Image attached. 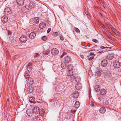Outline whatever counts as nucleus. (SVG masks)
Masks as SVG:
<instances>
[{"instance_id": "nucleus-1", "label": "nucleus", "mask_w": 121, "mask_h": 121, "mask_svg": "<svg viewBox=\"0 0 121 121\" xmlns=\"http://www.w3.org/2000/svg\"><path fill=\"white\" fill-rule=\"evenodd\" d=\"M25 90L29 93L32 92L33 91V88L31 85L26 84L25 87Z\"/></svg>"}, {"instance_id": "nucleus-2", "label": "nucleus", "mask_w": 121, "mask_h": 121, "mask_svg": "<svg viewBox=\"0 0 121 121\" xmlns=\"http://www.w3.org/2000/svg\"><path fill=\"white\" fill-rule=\"evenodd\" d=\"M26 112L28 116L30 117L31 116L34 114L33 111L30 108L27 109L26 111Z\"/></svg>"}, {"instance_id": "nucleus-3", "label": "nucleus", "mask_w": 121, "mask_h": 121, "mask_svg": "<svg viewBox=\"0 0 121 121\" xmlns=\"http://www.w3.org/2000/svg\"><path fill=\"white\" fill-rule=\"evenodd\" d=\"M20 41L24 43L27 40V38L25 35L22 36L19 39Z\"/></svg>"}, {"instance_id": "nucleus-4", "label": "nucleus", "mask_w": 121, "mask_h": 121, "mask_svg": "<svg viewBox=\"0 0 121 121\" xmlns=\"http://www.w3.org/2000/svg\"><path fill=\"white\" fill-rule=\"evenodd\" d=\"M4 12L6 13L8 15L12 14V11L10 8H7L4 9Z\"/></svg>"}, {"instance_id": "nucleus-5", "label": "nucleus", "mask_w": 121, "mask_h": 121, "mask_svg": "<svg viewBox=\"0 0 121 121\" xmlns=\"http://www.w3.org/2000/svg\"><path fill=\"white\" fill-rule=\"evenodd\" d=\"M39 21L38 18L37 17H35L31 20L32 24H38L39 23Z\"/></svg>"}, {"instance_id": "nucleus-6", "label": "nucleus", "mask_w": 121, "mask_h": 121, "mask_svg": "<svg viewBox=\"0 0 121 121\" xmlns=\"http://www.w3.org/2000/svg\"><path fill=\"white\" fill-rule=\"evenodd\" d=\"M108 64V62L106 60L104 59L102 60L101 62V65L103 67L106 66Z\"/></svg>"}, {"instance_id": "nucleus-7", "label": "nucleus", "mask_w": 121, "mask_h": 121, "mask_svg": "<svg viewBox=\"0 0 121 121\" xmlns=\"http://www.w3.org/2000/svg\"><path fill=\"white\" fill-rule=\"evenodd\" d=\"M51 52L52 55H56L59 53V51L56 48L52 49Z\"/></svg>"}, {"instance_id": "nucleus-8", "label": "nucleus", "mask_w": 121, "mask_h": 121, "mask_svg": "<svg viewBox=\"0 0 121 121\" xmlns=\"http://www.w3.org/2000/svg\"><path fill=\"white\" fill-rule=\"evenodd\" d=\"M120 64H121L120 62L119 61H115L113 62V65L116 68H119Z\"/></svg>"}, {"instance_id": "nucleus-9", "label": "nucleus", "mask_w": 121, "mask_h": 121, "mask_svg": "<svg viewBox=\"0 0 121 121\" xmlns=\"http://www.w3.org/2000/svg\"><path fill=\"white\" fill-rule=\"evenodd\" d=\"M30 0H27L26 2V5L28 7L30 8H32V3Z\"/></svg>"}, {"instance_id": "nucleus-10", "label": "nucleus", "mask_w": 121, "mask_h": 121, "mask_svg": "<svg viewBox=\"0 0 121 121\" xmlns=\"http://www.w3.org/2000/svg\"><path fill=\"white\" fill-rule=\"evenodd\" d=\"M72 95L73 98H77L78 96L79 93L78 91H76L73 92Z\"/></svg>"}, {"instance_id": "nucleus-11", "label": "nucleus", "mask_w": 121, "mask_h": 121, "mask_svg": "<svg viewBox=\"0 0 121 121\" xmlns=\"http://www.w3.org/2000/svg\"><path fill=\"white\" fill-rule=\"evenodd\" d=\"M30 76V73L29 70L26 71L24 74V76L27 79L29 78Z\"/></svg>"}, {"instance_id": "nucleus-12", "label": "nucleus", "mask_w": 121, "mask_h": 121, "mask_svg": "<svg viewBox=\"0 0 121 121\" xmlns=\"http://www.w3.org/2000/svg\"><path fill=\"white\" fill-rule=\"evenodd\" d=\"M1 20L3 22H6L8 21V18L7 16L4 15L2 17Z\"/></svg>"}, {"instance_id": "nucleus-13", "label": "nucleus", "mask_w": 121, "mask_h": 121, "mask_svg": "<svg viewBox=\"0 0 121 121\" xmlns=\"http://www.w3.org/2000/svg\"><path fill=\"white\" fill-rule=\"evenodd\" d=\"M65 62L67 63H69L71 61V58L69 56H67L65 58Z\"/></svg>"}, {"instance_id": "nucleus-14", "label": "nucleus", "mask_w": 121, "mask_h": 121, "mask_svg": "<svg viewBox=\"0 0 121 121\" xmlns=\"http://www.w3.org/2000/svg\"><path fill=\"white\" fill-rule=\"evenodd\" d=\"M16 40L14 38H13L12 37H11L8 40V42L10 44H12L14 43Z\"/></svg>"}, {"instance_id": "nucleus-15", "label": "nucleus", "mask_w": 121, "mask_h": 121, "mask_svg": "<svg viewBox=\"0 0 121 121\" xmlns=\"http://www.w3.org/2000/svg\"><path fill=\"white\" fill-rule=\"evenodd\" d=\"M17 2L18 5L21 6L23 4L24 0H17Z\"/></svg>"}, {"instance_id": "nucleus-16", "label": "nucleus", "mask_w": 121, "mask_h": 121, "mask_svg": "<svg viewBox=\"0 0 121 121\" xmlns=\"http://www.w3.org/2000/svg\"><path fill=\"white\" fill-rule=\"evenodd\" d=\"M36 35V34L35 32H31L29 35V37L30 38L33 39Z\"/></svg>"}, {"instance_id": "nucleus-17", "label": "nucleus", "mask_w": 121, "mask_h": 121, "mask_svg": "<svg viewBox=\"0 0 121 121\" xmlns=\"http://www.w3.org/2000/svg\"><path fill=\"white\" fill-rule=\"evenodd\" d=\"M114 57L113 55L112 54H111L107 56L106 57V59L108 60H111Z\"/></svg>"}, {"instance_id": "nucleus-18", "label": "nucleus", "mask_w": 121, "mask_h": 121, "mask_svg": "<svg viewBox=\"0 0 121 121\" xmlns=\"http://www.w3.org/2000/svg\"><path fill=\"white\" fill-rule=\"evenodd\" d=\"M82 85L79 83H78L76 85L75 88L78 90H79L81 88Z\"/></svg>"}, {"instance_id": "nucleus-19", "label": "nucleus", "mask_w": 121, "mask_h": 121, "mask_svg": "<svg viewBox=\"0 0 121 121\" xmlns=\"http://www.w3.org/2000/svg\"><path fill=\"white\" fill-rule=\"evenodd\" d=\"M35 98L33 97H32L29 98V101L32 103H36L35 101Z\"/></svg>"}, {"instance_id": "nucleus-20", "label": "nucleus", "mask_w": 121, "mask_h": 121, "mask_svg": "<svg viewBox=\"0 0 121 121\" xmlns=\"http://www.w3.org/2000/svg\"><path fill=\"white\" fill-rule=\"evenodd\" d=\"M101 74V72L98 70L96 72H95V75L96 77H98L100 76Z\"/></svg>"}, {"instance_id": "nucleus-21", "label": "nucleus", "mask_w": 121, "mask_h": 121, "mask_svg": "<svg viewBox=\"0 0 121 121\" xmlns=\"http://www.w3.org/2000/svg\"><path fill=\"white\" fill-rule=\"evenodd\" d=\"M33 80L30 77L26 79V81H28V82L30 84H32L33 83Z\"/></svg>"}, {"instance_id": "nucleus-22", "label": "nucleus", "mask_w": 121, "mask_h": 121, "mask_svg": "<svg viewBox=\"0 0 121 121\" xmlns=\"http://www.w3.org/2000/svg\"><path fill=\"white\" fill-rule=\"evenodd\" d=\"M46 26V24L44 23H41L40 24L39 27L40 28L43 29Z\"/></svg>"}, {"instance_id": "nucleus-23", "label": "nucleus", "mask_w": 121, "mask_h": 121, "mask_svg": "<svg viewBox=\"0 0 121 121\" xmlns=\"http://www.w3.org/2000/svg\"><path fill=\"white\" fill-rule=\"evenodd\" d=\"M105 108L104 107H102L99 109V112L100 113L103 114L105 112Z\"/></svg>"}, {"instance_id": "nucleus-24", "label": "nucleus", "mask_w": 121, "mask_h": 121, "mask_svg": "<svg viewBox=\"0 0 121 121\" xmlns=\"http://www.w3.org/2000/svg\"><path fill=\"white\" fill-rule=\"evenodd\" d=\"M33 121H40L41 120L39 117L38 116H35L33 118Z\"/></svg>"}, {"instance_id": "nucleus-25", "label": "nucleus", "mask_w": 121, "mask_h": 121, "mask_svg": "<svg viewBox=\"0 0 121 121\" xmlns=\"http://www.w3.org/2000/svg\"><path fill=\"white\" fill-rule=\"evenodd\" d=\"M74 107L76 108H78L80 105V103L78 101H76L74 104Z\"/></svg>"}, {"instance_id": "nucleus-26", "label": "nucleus", "mask_w": 121, "mask_h": 121, "mask_svg": "<svg viewBox=\"0 0 121 121\" xmlns=\"http://www.w3.org/2000/svg\"><path fill=\"white\" fill-rule=\"evenodd\" d=\"M106 93V90L104 89L103 90H100V94L102 95H105Z\"/></svg>"}, {"instance_id": "nucleus-27", "label": "nucleus", "mask_w": 121, "mask_h": 121, "mask_svg": "<svg viewBox=\"0 0 121 121\" xmlns=\"http://www.w3.org/2000/svg\"><path fill=\"white\" fill-rule=\"evenodd\" d=\"M39 108L37 107H34L32 109L33 112H39Z\"/></svg>"}, {"instance_id": "nucleus-28", "label": "nucleus", "mask_w": 121, "mask_h": 121, "mask_svg": "<svg viewBox=\"0 0 121 121\" xmlns=\"http://www.w3.org/2000/svg\"><path fill=\"white\" fill-rule=\"evenodd\" d=\"M94 89L96 91H98L100 90V87L99 85H96Z\"/></svg>"}, {"instance_id": "nucleus-29", "label": "nucleus", "mask_w": 121, "mask_h": 121, "mask_svg": "<svg viewBox=\"0 0 121 121\" xmlns=\"http://www.w3.org/2000/svg\"><path fill=\"white\" fill-rule=\"evenodd\" d=\"M32 68V65L31 64L29 63V64L27 65V70L29 71V70H31Z\"/></svg>"}, {"instance_id": "nucleus-30", "label": "nucleus", "mask_w": 121, "mask_h": 121, "mask_svg": "<svg viewBox=\"0 0 121 121\" xmlns=\"http://www.w3.org/2000/svg\"><path fill=\"white\" fill-rule=\"evenodd\" d=\"M61 67L63 69H65L67 66V65L65 62L62 63L61 65Z\"/></svg>"}, {"instance_id": "nucleus-31", "label": "nucleus", "mask_w": 121, "mask_h": 121, "mask_svg": "<svg viewBox=\"0 0 121 121\" xmlns=\"http://www.w3.org/2000/svg\"><path fill=\"white\" fill-rule=\"evenodd\" d=\"M73 74V73L72 70H69L67 73V75L70 76L72 75Z\"/></svg>"}, {"instance_id": "nucleus-32", "label": "nucleus", "mask_w": 121, "mask_h": 121, "mask_svg": "<svg viewBox=\"0 0 121 121\" xmlns=\"http://www.w3.org/2000/svg\"><path fill=\"white\" fill-rule=\"evenodd\" d=\"M44 110L43 109L41 110L39 112V113L40 116H43L44 115Z\"/></svg>"}, {"instance_id": "nucleus-33", "label": "nucleus", "mask_w": 121, "mask_h": 121, "mask_svg": "<svg viewBox=\"0 0 121 121\" xmlns=\"http://www.w3.org/2000/svg\"><path fill=\"white\" fill-rule=\"evenodd\" d=\"M75 81L77 82H80L81 80L80 78L79 77H77L75 78Z\"/></svg>"}, {"instance_id": "nucleus-34", "label": "nucleus", "mask_w": 121, "mask_h": 121, "mask_svg": "<svg viewBox=\"0 0 121 121\" xmlns=\"http://www.w3.org/2000/svg\"><path fill=\"white\" fill-rule=\"evenodd\" d=\"M68 69L69 70H72L73 69L72 65L70 64L68 65L67 66Z\"/></svg>"}, {"instance_id": "nucleus-35", "label": "nucleus", "mask_w": 121, "mask_h": 121, "mask_svg": "<svg viewBox=\"0 0 121 121\" xmlns=\"http://www.w3.org/2000/svg\"><path fill=\"white\" fill-rule=\"evenodd\" d=\"M69 79L71 80H73L75 78V77L73 75H71L69 77Z\"/></svg>"}, {"instance_id": "nucleus-36", "label": "nucleus", "mask_w": 121, "mask_h": 121, "mask_svg": "<svg viewBox=\"0 0 121 121\" xmlns=\"http://www.w3.org/2000/svg\"><path fill=\"white\" fill-rule=\"evenodd\" d=\"M42 39L43 41H46L47 39V37L45 36H43L42 37Z\"/></svg>"}, {"instance_id": "nucleus-37", "label": "nucleus", "mask_w": 121, "mask_h": 121, "mask_svg": "<svg viewBox=\"0 0 121 121\" xmlns=\"http://www.w3.org/2000/svg\"><path fill=\"white\" fill-rule=\"evenodd\" d=\"M58 33L57 32H53L52 33V35L54 36H56L58 35Z\"/></svg>"}, {"instance_id": "nucleus-38", "label": "nucleus", "mask_w": 121, "mask_h": 121, "mask_svg": "<svg viewBox=\"0 0 121 121\" xmlns=\"http://www.w3.org/2000/svg\"><path fill=\"white\" fill-rule=\"evenodd\" d=\"M39 30L37 26H35V27H33V30Z\"/></svg>"}, {"instance_id": "nucleus-39", "label": "nucleus", "mask_w": 121, "mask_h": 121, "mask_svg": "<svg viewBox=\"0 0 121 121\" xmlns=\"http://www.w3.org/2000/svg\"><path fill=\"white\" fill-rule=\"evenodd\" d=\"M7 33L9 35H11L12 33V32L11 31H7Z\"/></svg>"}, {"instance_id": "nucleus-40", "label": "nucleus", "mask_w": 121, "mask_h": 121, "mask_svg": "<svg viewBox=\"0 0 121 121\" xmlns=\"http://www.w3.org/2000/svg\"><path fill=\"white\" fill-rule=\"evenodd\" d=\"M39 55L38 53H36L34 56L35 57L37 58L39 56Z\"/></svg>"}, {"instance_id": "nucleus-41", "label": "nucleus", "mask_w": 121, "mask_h": 121, "mask_svg": "<svg viewBox=\"0 0 121 121\" xmlns=\"http://www.w3.org/2000/svg\"><path fill=\"white\" fill-rule=\"evenodd\" d=\"M113 32L115 33L116 34L118 35L119 34V32L118 31H112Z\"/></svg>"}, {"instance_id": "nucleus-42", "label": "nucleus", "mask_w": 121, "mask_h": 121, "mask_svg": "<svg viewBox=\"0 0 121 121\" xmlns=\"http://www.w3.org/2000/svg\"><path fill=\"white\" fill-rule=\"evenodd\" d=\"M92 41L95 43H97L98 42V40L95 39H93L92 40Z\"/></svg>"}, {"instance_id": "nucleus-43", "label": "nucleus", "mask_w": 121, "mask_h": 121, "mask_svg": "<svg viewBox=\"0 0 121 121\" xmlns=\"http://www.w3.org/2000/svg\"><path fill=\"white\" fill-rule=\"evenodd\" d=\"M13 59H16L18 58V57L17 56L15 55L13 56Z\"/></svg>"}, {"instance_id": "nucleus-44", "label": "nucleus", "mask_w": 121, "mask_h": 121, "mask_svg": "<svg viewBox=\"0 0 121 121\" xmlns=\"http://www.w3.org/2000/svg\"><path fill=\"white\" fill-rule=\"evenodd\" d=\"M101 3H102V5L103 6V7L104 8H105V3L104 2H103L102 1V2H101Z\"/></svg>"}, {"instance_id": "nucleus-45", "label": "nucleus", "mask_w": 121, "mask_h": 121, "mask_svg": "<svg viewBox=\"0 0 121 121\" xmlns=\"http://www.w3.org/2000/svg\"><path fill=\"white\" fill-rule=\"evenodd\" d=\"M94 58V56H92L90 57L88 59L89 60H91Z\"/></svg>"}, {"instance_id": "nucleus-46", "label": "nucleus", "mask_w": 121, "mask_h": 121, "mask_svg": "<svg viewBox=\"0 0 121 121\" xmlns=\"http://www.w3.org/2000/svg\"><path fill=\"white\" fill-rule=\"evenodd\" d=\"M89 54H90V56H93V55H94V56H95L94 55V53L92 52H91Z\"/></svg>"}, {"instance_id": "nucleus-47", "label": "nucleus", "mask_w": 121, "mask_h": 121, "mask_svg": "<svg viewBox=\"0 0 121 121\" xmlns=\"http://www.w3.org/2000/svg\"><path fill=\"white\" fill-rule=\"evenodd\" d=\"M80 56L81 57L82 59H83L84 58V57L83 55H80Z\"/></svg>"}, {"instance_id": "nucleus-48", "label": "nucleus", "mask_w": 121, "mask_h": 121, "mask_svg": "<svg viewBox=\"0 0 121 121\" xmlns=\"http://www.w3.org/2000/svg\"><path fill=\"white\" fill-rule=\"evenodd\" d=\"M66 53L65 52H64L63 53L62 55L64 56V55H66Z\"/></svg>"}, {"instance_id": "nucleus-49", "label": "nucleus", "mask_w": 121, "mask_h": 121, "mask_svg": "<svg viewBox=\"0 0 121 121\" xmlns=\"http://www.w3.org/2000/svg\"><path fill=\"white\" fill-rule=\"evenodd\" d=\"M103 52L102 51H100L98 53H102Z\"/></svg>"}, {"instance_id": "nucleus-50", "label": "nucleus", "mask_w": 121, "mask_h": 121, "mask_svg": "<svg viewBox=\"0 0 121 121\" xmlns=\"http://www.w3.org/2000/svg\"><path fill=\"white\" fill-rule=\"evenodd\" d=\"M74 30H79L78 28L75 27L74 29Z\"/></svg>"}, {"instance_id": "nucleus-51", "label": "nucleus", "mask_w": 121, "mask_h": 121, "mask_svg": "<svg viewBox=\"0 0 121 121\" xmlns=\"http://www.w3.org/2000/svg\"><path fill=\"white\" fill-rule=\"evenodd\" d=\"M118 61H119L121 60V56L118 58Z\"/></svg>"}, {"instance_id": "nucleus-52", "label": "nucleus", "mask_w": 121, "mask_h": 121, "mask_svg": "<svg viewBox=\"0 0 121 121\" xmlns=\"http://www.w3.org/2000/svg\"><path fill=\"white\" fill-rule=\"evenodd\" d=\"M51 29H52V30H53V28H52V29L51 28H49L47 30H51Z\"/></svg>"}, {"instance_id": "nucleus-53", "label": "nucleus", "mask_w": 121, "mask_h": 121, "mask_svg": "<svg viewBox=\"0 0 121 121\" xmlns=\"http://www.w3.org/2000/svg\"><path fill=\"white\" fill-rule=\"evenodd\" d=\"M106 48L103 46H102L101 47V48L102 49H104Z\"/></svg>"}, {"instance_id": "nucleus-54", "label": "nucleus", "mask_w": 121, "mask_h": 121, "mask_svg": "<svg viewBox=\"0 0 121 121\" xmlns=\"http://www.w3.org/2000/svg\"><path fill=\"white\" fill-rule=\"evenodd\" d=\"M60 38V39L62 40H63L64 39L62 37H61Z\"/></svg>"}, {"instance_id": "nucleus-55", "label": "nucleus", "mask_w": 121, "mask_h": 121, "mask_svg": "<svg viewBox=\"0 0 121 121\" xmlns=\"http://www.w3.org/2000/svg\"><path fill=\"white\" fill-rule=\"evenodd\" d=\"M24 9V8H22V11L23 12H25L26 11H25V10L23 11Z\"/></svg>"}, {"instance_id": "nucleus-56", "label": "nucleus", "mask_w": 121, "mask_h": 121, "mask_svg": "<svg viewBox=\"0 0 121 121\" xmlns=\"http://www.w3.org/2000/svg\"><path fill=\"white\" fill-rule=\"evenodd\" d=\"M105 103L107 104H108V101H106Z\"/></svg>"}, {"instance_id": "nucleus-57", "label": "nucleus", "mask_w": 121, "mask_h": 121, "mask_svg": "<svg viewBox=\"0 0 121 121\" xmlns=\"http://www.w3.org/2000/svg\"><path fill=\"white\" fill-rule=\"evenodd\" d=\"M63 56L62 55L60 56V58H62L63 57V56Z\"/></svg>"}, {"instance_id": "nucleus-58", "label": "nucleus", "mask_w": 121, "mask_h": 121, "mask_svg": "<svg viewBox=\"0 0 121 121\" xmlns=\"http://www.w3.org/2000/svg\"><path fill=\"white\" fill-rule=\"evenodd\" d=\"M91 104H92V105H91V106H93L94 105V104H92V103H91Z\"/></svg>"}, {"instance_id": "nucleus-59", "label": "nucleus", "mask_w": 121, "mask_h": 121, "mask_svg": "<svg viewBox=\"0 0 121 121\" xmlns=\"http://www.w3.org/2000/svg\"><path fill=\"white\" fill-rule=\"evenodd\" d=\"M7 101L8 102H9V99H7Z\"/></svg>"}, {"instance_id": "nucleus-60", "label": "nucleus", "mask_w": 121, "mask_h": 121, "mask_svg": "<svg viewBox=\"0 0 121 121\" xmlns=\"http://www.w3.org/2000/svg\"><path fill=\"white\" fill-rule=\"evenodd\" d=\"M79 33L80 32V31H75Z\"/></svg>"}, {"instance_id": "nucleus-61", "label": "nucleus", "mask_w": 121, "mask_h": 121, "mask_svg": "<svg viewBox=\"0 0 121 121\" xmlns=\"http://www.w3.org/2000/svg\"><path fill=\"white\" fill-rule=\"evenodd\" d=\"M96 32H97V34H96V35H98V32H97V31H96Z\"/></svg>"}, {"instance_id": "nucleus-62", "label": "nucleus", "mask_w": 121, "mask_h": 121, "mask_svg": "<svg viewBox=\"0 0 121 121\" xmlns=\"http://www.w3.org/2000/svg\"><path fill=\"white\" fill-rule=\"evenodd\" d=\"M47 23L48 24L49 23V21L48 20H47Z\"/></svg>"}, {"instance_id": "nucleus-63", "label": "nucleus", "mask_w": 121, "mask_h": 121, "mask_svg": "<svg viewBox=\"0 0 121 121\" xmlns=\"http://www.w3.org/2000/svg\"><path fill=\"white\" fill-rule=\"evenodd\" d=\"M50 31H47V32L48 33H49L50 32Z\"/></svg>"}, {"instance_id": "nucleus-64", "label": "nucleus", "mask_w": 121, "mask_h": 121, "mask_svg": "<svg viewBox=\"0 0 121 121\" xmlns=\"http://www.w3.org/2000/svg\"><path fill=\"white\" fill-rule=\"evenodd\" d=\"M112 26H110V27L111 28V29H112Z\"/></svg>"}]
</instances>
